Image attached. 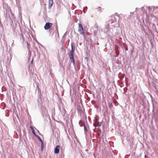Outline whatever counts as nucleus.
Here are the masks:
<instances>
[{"mask_svg": "<svg viewBox=\"0 0 158 158\" xmlns=\"http://www.w3.org/2000/svg\"><path fill=\"white\" fill-rule=\"evenodd\" d=\"M71 50L70 52V53L69 54V58L70 61L71 62L74 63V59L73 57V54L75 51V46L73 43H71Z\"/></svg>", "mask_w": 158, "mask_h": 158, "instance_id": "1", "label": "nucleus"}, {"mask_svg": "<svg viewBox=\"0 0 158 158\" xmlns=\"http://www.w3.org/2000/svg\"><path fill=\"white\" fill-rule=\"evenodd\" d=\"M78 31L80 34L81 35H84L85 34L84 31L82 24L81 23L78 24Z\"/></svg>", "mask_w": 158, "mask_h": 158, "instance_id": "2", "label": "nucleus"}, {"mask_svg": "<svg viewBox=\"0 0 158 158\" xmlns=\"http://www.w3.org/2000/svg\"><path fill=\"white\" fill-rule=\"evenodd\" d=\"M52 23H47L44 26L45 30H47L49 29L52 26Z\"/></svg>", "mask_w": 158, "mask_h": 158, "instance_id": "3", "label": "nucleus"}, {"mask_svg": "<svg viewBox=\"0 0 158 158\" xmlns=\"http://www.w3.org/2000/svg\"><path fill=\"white\" fill-rule=\"evenodd\" d=\"M60 146L59 145H57L54 148V153L55 154H58L59 152Z\"/></svg>", "mask_w": 158, "mask_h": 158, "instance_id": "4", "label": "nucleus"}, {"mask_svg": "<svg viewBox=\"0 0 158 158\" xmlns=\"http://www.w3.org/2000/svg\"><path fill=\"white\" fill-rule=\"evenodd\" d=\"M53 4V0H49L48 1V8H50L52 6Z\"/></svg>", "mask_w": 158, "mask_h": 158, "instance_id": "5", "label": "nucleus"}, {"mask_svg": "<svg viewBox=\"0 0 158 158\" xmlns=\"http://www.w3.org/2000/svg\"><path fill=\"white\" fill-rule=\"evenodd\" d=\"M36 136L38 138V139L40 141V142H43L42 139H41V138H40V136H38L37 135H36Z\"/></svg>", "mask_w": 158, "mask_h": 158, "instance_id": "6", "label": "nucleus"}, {"mask_svg": "<svg viewBox=\"0 0 158 158\" xmlns=\"http://www.w3.org/2000/svg\"><path fill=\"white\" fill-rule=\"evenodd\" d=\"M41 150H42V151L43 150V147H44V144H43V142H41Z\"/></svg>", "mask_w": 158, "mask_h": 158, "instance_id": "7", "label": "nucleus"}, {"mask_svg": "<svg viewBox=\"0 0 158 158\" xmlns=\"http://www.w3.org/2000/svg\"><path fill=\"white\" fill-rule=\"evenodd\" d=\"M101 122H98V126L100 127L101 126Z\"/></svg>", "mask_w": 158, "mask_h": 158, "instance_id": "8", "label": "nucleus"}, {"mask_svg": "<svg viewBox=\"0 0 158 158\" xmlns=\"http://www.w3.org/2000/svg\"><path fill=\"white\" fill-rule=\"evenodd\" d=\"M98 10L99 11H100L101 10H102V8H101V7H98Z\"/></svg>", "mask_w": 158, "mask_h": 158, "instance_id": "9", "label": "nucleus"}, {"mask_svg": "<svg viewBox=\"0 0 158 158\" xmlns=\"http://www.w3.org/2000/svg\"><path fill=\"white\" fill-rule=\"evenodd\" d=\"M32 131L33 133L34 134V135L36 136V135L35 134V131H34V130H33H33Z\"/></svg>", "mask_w": 158, "mask_h": 158, "instance_id": "10", "label": "nucleus"}, {"mask_svg": "<svg viewBox=\"0 0 158 158\" xmlns=\"http://www.w3.org/2000/svg\"><path fill=\"white\" fill-rule=\"evenodd\" d=\"M84 129H85V130L86 131H87V129H86V127L85 126V124H84Z\"/></svg>", "mask_w": 158, "mask_h": 158, "instance_id": "11", "label": "nucleus"}, {"mask_svg": "<svg viewBox=\"0 0 158 158\" xmlns=\"http://www.w3.org/2000/svg\"><path fill=\"white\" fill-rule=\"evenodd\" d=\"M30 127H31V130H32V131H33H33L34 129L33 128V127L32 126H31Z\"/></svg>", "mask_w": 158, "mask_h": 158, "instance_id": "12", "label": "nucleus"}]
</instances>
